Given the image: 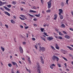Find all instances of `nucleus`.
Masks as SVG:
<instances>
[{"instance_id": "obj_1", "label": "nucleus", "mask_w": 73, "mask_h": 73, "mask_svg": "<svg viewBox=\"0 0 73 73\" xmlns=\"http://www.w3.org/2000/svg\"><path fill=\"white\" fill-rule=\"evenodd\" d=\"M37 67V70H41V68H40V64L38 62H36Z\"/></svg>"}, {"instance_id": "obj_2", "label": "nucleus", "mask_w": 73, "mask_h": 73, "mask_svg": "<svg viewBox=\"0 0 73 73\" xmlns=\"http://www.w3.org/2000/svg\"><path fill=\"white\" fill-rule=\"evenodd\" d=\"M53 37H49L47 38V40L48 41H51L53 40Z\"/></svg>"}, {"instance_id": "obj_3", "label": "nucleus", "mask_w": 73, "mask_h": 73, "mask_svg": "<svg viewBox=\"0 0 73 73\" xmlns=\"http://www.w3.org/2000/svg\"><path fill=\"white\" fill-rule=\"evenodd\" d=\"M19 50L21 53H23V49L21 47H19Z\"/></svg>"}, {"instance_id": "obj_4", "label": "nucleus", "mask_w": 73, "mask_h": 73, "mask_svg": "<svg viewBox=\"0 0 73 73\" xmlns=\"http://www.w3.org/2000/svg\"><path fill=\"white\" fill-rule=\"evenodd\" d=\"M39 48H40V50H42V52H44L45 50V49L44 47H41L40 46Z\"/></svg>"}, {"instance_id": "obj_5", "label": "nucleus", "mask_w": 73, "mask_h": 73, "mask_svg": "<svg viewBox=\"0 0 73 73\" xmlns=\"http://www.w3.org/2000/svg\"><path fill=\"white\" fill-rule=\"evenodd\" d=\"M47 4H48V8L49 9V8H50V7H51V3L48 2Z\"/></svg>"}, {"instance_id": "obj_6", "label": "nucleus", "mask_w": 73, "mask_h": 73, "mask_svg": "<svg viewBox=\"0 0 73 73\" xmlns=\"http://www.w3.org/2000/svg\"><path fill=\"white\" fill-rule=\"evenodd\" d=\"M59 11L60 12L59 13V15H61V13H62V10L61 9H59Z\"/></svg>"}, {"instance_id": "obj_7", "label": "nucleus", "mask_w": 73, "mask_h": 73, "mask_svg": "<svg viewBox=\"0 0 73 73\" xmlns=\"http://www.w3.org/2000/svg\"><path fill=\"white\" fill-rule=\"evenodd\" d=\"M56 58L57 57L55 55H54L53 57H52V59L54 61Z\"/></svg>"}, {"instance_id": "obj_8", "label": "nucleus", "mask_w": 73, "mask_h": 73, "mask_svg": "<svg viewBox=\"0 0 73 73\" xmlns=\"http://www.w3.org/2000/svg\"><path fill=\"white\" fill-rule=\"evenodd\" d=\"M3 7L6 10H7V11H10V9L7 8V7L5 6H3Z\"/></svg>"}, {"instance_id": "obj_9", "label": "nucleus", "mask_w": 73, "mask_h": 73, "mask_svg": "<svg viewBox=\"0 0 73 73\" xmlns=\"http://www.w3.org/2000/svg\"><path fill=\"white\" fill-rule=\"evenodd\" d=\"M5 13L6 15H8V16H10V14H9V13H8V12L7 11H5Z\"/></svg>"}, {"instance_id": "obj_10", "label": "nucleus", "mask_w": 73, "mask_h": 73, "mask_svg": "<svg viewBox=\"0 0 73 73\" xmlns=\"http://www.w3.org/2000/svg\"><path fill=\"white\" fill-rule=\"evenodd\" d=\"M29 12L31 13H36L37 12L32 10H30Z\"/></svg>"}, {"instance_id": "obj_11", "label": "nucleus", "mask_w": 73, "mask_h": 73, "mask_svg": "<svg viewBox=\"0 0 73 73\" xmlns=\"http://www.w3.org/2000/svg\"><path fill=\"white\" fill-rule=\"evenodd\" d=\"M67 48H68L69 49H70V50H73V48H72L71 47H70L69 46H67Z\"/></svg>"}, {"instance_id": "obj_12", "label": "nucleus", "mask_w": 73, "mask_h": 73, "mask_svg": "<svg viewBox=\"0 0 73 73\" xmlns=\"http://www.w3.org/2000/svg\"><path fill=\"white\" fill-rule=\"evenodd\" d=\"M65 38H68V39H69V38H70V36L68 35H66L65 36Z\"/></svg>"}, {"instance_id": "obj_13", "label": "nucleus", "mask_w": 73, "mask_h": 73, "mask_svg": "<svg viewBox=\"0 0 73 73\" xmlns=\"http://www.w3.org/2000/svg\"><path fill=\"white\" fill-rule=\"evenodd\" d=\"M1 49L2 50L3 52H4V50H5V48H4V47L1 46Z\"/></svg>"}, {"instance_id": "obj_14", "label": "nucleus", "mask_w": 73, "mask_h": 73, "mask_svg": "<svg viewBox=\"0 0 73 73\" xmlns=\"http://www.w3.org/2000/svg\"><path fill=\"white\" fill-rule=\"evenodd\" d=\"M61 5L62 7H63L64 6V3L63 2H62L61 3Z\"/></svg>"}, {"instance_id": "obj_15", "label": "nucleus", "mask_w": 73, "mask_h": 73, "mask_svg": "<svg viewBox=\"0 0 73 73\" xmlns=\"http://www.w3.org/2000/svg\"><path fill=\"white\" fill-rule=\"evenodd\" d=\"M40 37H41V38H42V40H44V41H45L46 40H45V38H44L41 36H40Z\"/></svg>"}, {"instance_id": "obj_16", "label": "nucleus", "mask_w": 73, "mask_h": 73, "mask_svg": "<svg viewBox=\"0 0 73 73\" xmlns=\"http://www.w3.org/2000/svg\"><path fill=\"white\" fill-rule=\"evenodd\" d=\"M28 60L29 62V64H31V60H30V58L29 57L28 58Z\"/></svg>"}, {"instance_id": "obj_17", "label": "nucleus", "mask_w": 73, "mask_h": 73, "mask_svg": "<svg viewBox=\"0 0 73 73\" xmlns=\"http://www.w3.org/2000/svg\"><path fill=\"white\" fill-rule=\"evenodd\" d=\"M35 16H36V17H39L40 16V14H39L37 15H35Z\"/></svg>"}, {"instance_id": "obj_18", "label": "nucleus", "mask_w": 73, "mask_h": 73, "mask_svg": "<svg viewBox=\"0 0 73 73\" xmlns=\"http://www.w3.org/2000/svg\"><path fill=\"white\" fill-rule=\"evenodd\" d=\"M40 30L42 32H44V28H41Z\"/></svg>"}, {"instance_id": "obj_19", "label": "nucleus", "mask_w": 73, "mask_h": 73, "mask_svg": "<svg viewBox=\"0 0 73 73\" xmlns=\"http://www.w3.org/2000/svg\"><path fill=\"white\" fill-rule=\"evenodd\" d=\"M60 17L61 19H63V16L61 15H60Z\"/></svg>"}, {"instance_id": "obj_20", "label": "nucleus", "mask_w": 73, "mask_h": 73, "mask_svg": "<svg viewBox=\"0 0 73 73\" xmlns=\"http://www.w3.org/2000/svg\"><path fill=\"white\" fill-rule=\"evenodd\" d=\"M62 58H63V59H64V60H65V61H68V60L65 58L62 57Z\"/></svg>"}, {"instance_id": "obj_21", "label": "nucleus", "mask_w": 73, "mask_h": 73, "mask_svg": "<svg viewBox=\"0 0 73 73\" xmlns=\"http://www.w3.org/2000/svg\"><path fill=\"white\" fill-rule=\"evenodd\" d=\"M12 64H13V65H16L17 63H15V62H12Z\"/></svg>"}, {"instance_id": "obj_22", "label": "nucleus", "mask_w": 73, "mask_h": 73, "mask_svg": "<svg viewBox=\"0 0 73 73\" xmlns=\"http://www.w3.org/2000/svg\"><path fill=\"white\" fill-rule=\"evenodd\" d=\"M46 12H47V13L50 12V10L49 9L48 10H47Z\"/></svg>"}, {"instance_id": "obj_23", "label": "nucleus", "mask_w": 73, "mask_h": 73, "mask_svg": "<svg viewBox=\"0 0 73 73\" xmlns=\"http://www.w3.org/2000/svg\"><path fill=\"white\" fill-rule=\"evenodd\" d=\"M8 65L9 67H11V66H12V64H9Z\"/></svg>"}, {"instance_id": "obj_24", "label": "nucleus", "mask_w": 73, "mask_h": 73, "mask_svg": "<svg viewBox=\"0 0 73 73\" xmlns=\"http://www.w3.org/2000/svg\"><path fill=\"white\" fill-rule=\"evenodd\" d=\"M3 6L2 2L1 1H0V6Z\"/></svg>"}, {"instance_id": "obj_25", "label": "nucleus", "mask_w": 73, "mask_h": 73, "mask_svg": "<svg viewBox=\"0 0 73 73\" xmlns=\"http://www.w3.org/2000/svg\"><path fill=\"white\" fill-rule=\"evenodd\" d=\"M61 26L62 27H63L64 28H65V25L63 24H62Z\"/></svg>"}, {"instance_id": "obj_26", "label": "nucleus", "mask_w": 73, "mask_h": 73, "mask_svg": "<svg viewBox=\"0 0 73 73\" xmlns=\"http://www.w3.org/2000/svg\"><path fill=\"white\" fill-rule=\"evenodd\" d=\"M55 47L56 49H58V50H59V49H60V47H59V46H58L57 47L56 46Z\"/></svg>"}, {"instance_id": "obj_27", "label": "nucleus", "mask_w": 73, "mask_h": 73, "mask_svg": "<svg viewBox=\"0 0 73 73\" xmlns=\"http://www.w3.org/2000/svg\"><path fill=\"white\" fill-rule=\"evenodd\" d=\"M59 35H60V36H62L63 35L61 33V32H59Z\"/></svg>"}, {"instance_id": "obj_28", "label": "nucleus", "mask_w": 73, "mask_h": 73, "mask_svg": "<svg viewBox=\"0 0 73 73\" xmlns=\"http://www.w3.org/2000/svg\"><path fill=\"white\" fill-rule=\"evenodd\" d=\"M19 18L21 20H25V19L21 17H19Z\"/></svg>"}, {"instance_id": "obj_29", "label": "nucleus", "mask_w": 73, "mask_h": 73, "mask_svg": "<svg viewBox=\"0 0 73 73\" xmlns=\"http://www.w3.org/2000/svg\"><path fill=\"white\" fill-rule=\"evenodd\" d=\"M41 62L43 64L44 62V60H43V59H42V60H41Z\"/></svg>"}, {"instance_id": "obj_30", "label": "nucleus", "mask_w": 73, "mask_h": 73, "mask_svg": "<svg viewBox=\"0 0 73 73\" xmlns=\"http://www.w3.org/2000/svg\"><path fill=\"white\" fill-rule=\"evenodd\" d=\"M44 34V35H45V36H48V35H47V33H43Z\"/></svg>"}, {"instance_id": "obj_31", "label": "nucleus", "mask_w": 73, "mask_h": 73, "mask_svg": "<svg viewBox=\"0 0 73 73\" xmlns=\"http://www.w3.org/2000/svg\"><path fill=\"white\" fill-rule=\"evenodd\" d=\"M11 22L13 24V23H15V21H13V20H11Z\"/></svg>"}, {"instance_id": "obj_32", "label": "nucleus", "mask_w": 73, "mask_h": 73, "mask_svg": "<svg viewBox=\"0 0 73 73\" xmlns=\"http://www.w3.org/2000/svg\"><path fill=\"white\" fill-rule=\"evenodd\" d=\"M7 6L9 8H11V5H8Z\"/></svg>"}, {"instance_id": "obj_33", "label": "nucleus", "mask_w": 73, "mask_h": 73, "mask_svg": "<svg viewBox=\"0 0 73 73\" xmlns=\"http://www.w3.org/2000/svg\"><path fill=\"white\" fill-rule=\"evenodd\" d=\"M69 1V0H66V3L67 5H68V1Z\"/></svg>"}, {"instance_id": "obj_34", "label": "nucleus", "mask_w": 73, "mask_h": 73, "mask_svg": "<svg viewBox=\"0 0 73 73\" xmlns=\"http://www.w3.org/2000/svg\"><path fill=\"white\" fill-rule=\"evenodd\" d=\"M20 16L22 17H23V18H24V17H25V16L23 15H20Z\"/></svg>"}, {"instance_id": "obj_35", "label": "nucleus", "mask_w": 73, "mask_h": 73, "mask_svg": "<svg viewBox=\"0 0 73 73\" xmlns=\"http://www.w3.org/2000/svg\"><path fill=\"white\" fill-rule=\"evenodd\" d=\"M20 28H21L22 29H23V28H24V27H23V26L21 25H20Z\"/></svg>"}, {"instance_id": "obj_36", "label": "nucleus", "mask_w": 73, "mask_h": 73, "mask_svg": "<svg viewBox=\"0 0 73 73\" xmlns=\"http://www.w3.org/2000/svg\"><path fill=\"white\" fill-rule=\"evenodd\" d=\"M51 48L52 49H54V50H55V49H54V47L53 46H51Z\"/></svg>"}, {"instance_id": "obj_37", "label": "nucleus", "mask_w": 73, "mask_h": 73, "mask_svg": "<svg viewBox=\"0 0 73 73\" xmlns=\"http://www.w3.org/2000/svg\"><path fill=\"white\" fill-rule=\"evenodd\" d=\"M58 65L59 67L60 68L61 67V64H58Z\"/></svg>"}, {"instance_id": "obj_38", "label": "nucleus", "mask_w": 73, "mask_h": 73, "mask_svg": "<svg viewBox=\"0 0 73 73\" xmlns=\"http://www.w3.org/2000/svg\"><path fill=\"white\" fill-rule=\"evenodd\" d=\"M28 28H29V27H28V26L25 27V29H28Z\"/></svg>"}, {"instance_id": "obj_39", "label": "nucleus", "mask_w": 73, "mask_h": 73, "mask_svg": "<svg viewBox=\"0 0 73 73\" xmlns=\"http://www.w3.org/2000/svg\"><path fill=\"white\" fill-rule=\"evenodd\" d=\"M32 40H33L34 41H35V40H36V39H35V38H32Z\"/></svg>"}, {"instance_id": "obj_40", "label": "nucleus", "mask_w": 73, "mask_h": 73, "mask_svg": "<svg viewBox=\"0 0 73 73\" xmlns=\"http://www.w3.org/2000/svg\"><path fill=\"white\" fill-rule=\"evenodd\" d=\"M56 59L57 61H58V60H59V59L58 58H57V57H56Z\"/></svg>"}, {"instance_id": "obj_41", "label": "nucleus", "mask_w": 73, "mask_h": 73, "mask_svg": "<svg viewBox=\"0 0 73 73\" xmlns=\"http://www.w3.org/2000/svg\"><path fill=\"white\" fill-rule=\"evenodd\" d=\"M54 17L57 18V14H55L54 15Z\"/></svg>"}, {"instance_id": "obj_42", "label": "nucleus", "mask_w": 73, "mask_h": 73, "mask_svg": "<svg viewBox=\"0 0 73 73\" xmlns=\"http://www.w3.org/2000/svg\"><path fill=\"white\" fill-rule=\"evenodd\" d=\"M21 3H22V4H25V2H23V1H22L21 2Z\"/></svg>"}, {"instance_id": "obj_43", "label": "nucleus", "mask_w": 73, "mask_h": 73, "mask_svg": "<svg viewBox=\"0 0 73 73\" xmlns=\"http://www.w3.org/2000/svg\"><path fill=\"white\" fill-rule=\"evenodd\" d=\"M63 33H64V34H67V33H66V32L65 31H63Z\"/></svg>"}, {"instance_id": "obj_44", "label": "nucleus", "mask_w": 73, "mask_h": 73, "mask_svg": "<svg viewBox=\"0 0 73 73\" xmlns=\"http://www.w3.org/2000/svg\"><path fill=\"white\" fill-rule=\"evenodd\" d=\"M50 68H51L52 69H53V66H52L51 65L50 66Z\"/></svg>"}, {"instance_id": "obj_45", "label": "nucleus", "mask_w": 73, "mask_h": 73, "mask_svg": "<svg viewBox=\"0 0 73 73\" xmlns=\"http://www.w3.org/2000/svg\"><path fill=\"white\" fill-rule=\"evenodd\" d=\"M2 5H4V4H6V2H2Z\"/></svg>"}, {"instance_id": "obj_46", "label": "nucleus", "mask_w": 73, "mask_h": 73, "mask_svg": "<svg viewBox=\"0 0 73 73\" xmlns=\"http://www.w3.org/2000/svg\"><path fill=\"white\" fill-rule=\"evenodd\" d=\"M5 25L7 28H8V25H7L6 24H5Z\"/></svg>"}, {"instance_id": "obj_47", "label": "nucleus", "mask_w": 73, "mask_h": 73, "mask_svg": "<svg viewBox=\"0 0 73 73\" xmlns=\"http://www.w3.org/2000/svg\"><path fill=\"white\" fill-rule=\"evenodd\" d=\"M33 9H37V8L35 7V6H33Z\"/></svg>"}, {"instance_id": "obj_48", "label": "nucleus", "mask_w": 73, "mask_h": 73, "mask_svg": "<svg viewBox=\"0 0 73 73\" xmlns=\"http://www.w3.org/2000/svg\"><path fill=\"white\" fill-rule=\"evenodd\" d=\"M29 15L30 16H31V17H33V15H32L30 14H29Z\"/></svg>"}, {"instance_id": "obj_49", "label": "nucleus", "mask_w": 73, "mask_h": 73, "mask_svg": "<svg viewBox=\"0 0 73 73\" xmlns=\"http://www.w3.org/2000/svg\"><path fill=\"white\" fill-rule=\"evenodd\" d=\"M58 46V45L57 44H55V47Z\"/></svg>"}, {"instance_id": "obj_50", "label": "nucleus", "mask_w": 73, "mask_h": 73, "mask_svg": "<svg viewBox=\"0 0 73 73\" xmlns=\"http://www.w3.org/2000/svg\"><path fill=\"white\" fill-rule=\"evenodd\" d=\"M38 73H41V72H40V71H41V70H38Z\"/></svg>"}, {"instance_id": "obj_51", "label": "nucleus", "mask_w": 73, "mask_h": 73, "mask_svg": "<svg viewBox=\"0 0 73 73\" xmlns=\"http://www.w3.org/2000/svg\"><path fill=\"white\" fill-rule=\"evenodd\" d=\"M40 59L41 60H43V59L42 58V56H41L40 57Z\"/></svg>"}, {"instance_id": "obj_52", "label": "nucleus", "mask_w": 73, "mask_h": 73, "mask_svg": "<svg viewBox=\"0 0 73 73\" xmlns=\"http://www.w3.org/2000/svg\"><path fill=\"white\" fill-rule=\"evenodd\" d=\"M51 65H52V66H55V64H52Z\"/></svg>"}, {"instance_id": "obj_53", "label": "nucleus", "mask_w": 73, "mask_h": 73, "mask_svg": "<svg viewBox=\"0 0 73 73\" xmlns=\"http://www.w3.org/2000/svg\"><path fill=\"white\" fill-rule=\"evenodd\" d=\"M59 39H62V37H61V36H60L59 37Z\"/></svg>"}, {"instance_id": "obj_54", "label": "nucleus", "mask_w": 73, "mask_h": 73, "mask_svg": "<svg viewBox=\"0 0 73 73\" xmlns=\"http://www.w3.org/2000/svg\"><path fill=\"white\" fill-rule=\"evenodd\" d=\"M0 9H1V10H2V11H4V9L2 7H1L0 8Z\"/></svg>"}, {"instance_id": "obj_55", "label": "nucleus", "mask_w": 73, "mask_h": 73, "mask_svg": "<svg viewBox=\"0 0 73 73\" xmlns=\"http://www.w3.org/2000/svg\"><path fill=\"white\" fill-rule=\"evenodd\" d=\"M70 30H71V31H73V29L72 28H70Z\"/></svg>"}, {"instance_id": "obj_56", "label": "nucleus", "mask_w": 73, "mask_h": 73, "mask_svg": "<svg viewBox=\"0 0 73 73\" xmlns=\"http://www.w3.org/2000/svg\"><path fill=\"white\" fill-rule=\"evenodd\" d=\"M33 20L34 21H37V19H33Z\"/></svg>"}, {"instance_id": "obj_57", "label": "nucleus", "mask_w": 73, "mask_h": 73, "mask_svg": "<svg viewBox=\"0 0 73 73\" xmlns=\"http://www.w3.org/2000/svg\"><path fill=\"white\" fill-rule=\"evenodd\" d=\"M21 38H25V37L22 35L21 36Z\"/></svg>"}, {"instance_id": "obj_58", "label": "nucleus", "mask_w": 73, "mask_h": 73, "mask_svg": "<svg viewBox=\"0 0 73 73\" xmlns=\"http://www.w3.org/2000/svg\"><path fill=\"white\" fill-rule=\"evenodd\" d=\"M56 31L58 33V32H59L58 29H56Z\"/></svg>"}, {"instance_id": "obj_59", "label": "nucleus", "mask_w": 73, "mask_h": 73, "mask_svg": "<svg viewBox=\"0 0 73 73\" xmlns=\"http://www.w3.org/2000/svg\"><path fill=\"white\" fill-rule=\"evenodd\" d=\"M13 4L14 5H15V4H16V3L14 1L13 2Z\"/></svg>"}, {"instance_id": "obj_60", "label": "nucleus", "mask_w": 73, "mask_h": 73, "mask_svg": "<svg viewBox=\"0 0 73 73\" xmlns=\"http://www.w3.org/2000/svg\"><path fill=\"white\" fill-rule=\"evenodd\" d=\"M38 46H40V45H41V43H38Z\"/></svg>"}, {"instance_id": "obj_61", "label": "nucleus", "mask_w": 73, "mask_h": 73, "mask_svg": "<svg viewBox=\"0 0 73 73\" xmlns=\"http://www.w3.org/2000/svg\"><path fill=\"white\" fill-rule=\"evenodd\" d=\"M69 55L71 57H72V56H73V55H72L71 54H70Z\"/></svg>"}, {"instance_id": "obj_62", "label": "nucleus", "mask_w": 73, "mask_h": 73, "mask_svg": "<svg viewBox=\"0 0 73 73\" xmlns=\"http://www.w3.org/2000/svg\"><path fill=\"white\" fill-rule=\"evenodd\" d=\"M64 65H65V66H66H66H67L66 65V63H65L64 64Z\"/></svg>"}, {"instance_id": "obj_63", "label": "nucleus", "mask_w": 73, "mask_h": 73, "mask_svg": "<svg viewBox=\"0 0 73 73\" xmlns=\"http://www.w3.org/2000/svg\"><path fill=\"white\" fill-rule=\"evenodd\" d=\"M25 44H26V43L25 42H23V44H24V45H25Z\"/></svg>"}, {"instance_id": "obj_64", "label": "nucleus", "mask_w": 73, "mask_h": 73, "mask_svg": "<svg viewBox=\"0 0 73 73\" xmlns=\"http://www.w3.org/2000/svg\"><path fill=\"white\" fill-rule=\"evenodd\" d=\"M42 13H43L44 14L45 13V12H44V11H42Z\"/></svg>"}]
</instances>
